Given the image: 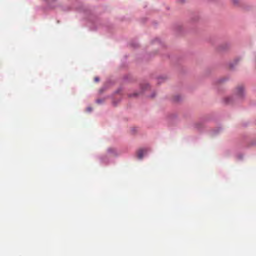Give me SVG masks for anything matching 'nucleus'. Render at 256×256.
<instances>
[{
  "label": "nucleus",
  "instance_id": "1",
  "mask_svg": "<svg viewBox=\"0 0 256 256\" xmlns=\"http://www.w3.org/2000/svg\"><path fill=\"white\" fill-rule=\"evenodd\" d=\"M244 92V88L242 86H238L236 89V94L238 96H242Z\"/></svg>",
  "mask_w": 256,
  "mask_h": 256
},
{
  "label": "nucleus",
  "instance_id": "2",
  "mask_svg": "<svg viewBox=\"0 0 256 256\" xmlns=\"http://www.w3.org/2000/svg\"><path fill=\"white\" fill-rule=\"evenodd\" d=\"M145 152V150H140L137 153L138 157L141 159L142 158Z\"/></svg>",
  "mask_w": 256,
  "mask_h": 256
},
{
  "label": "nucleus",
  "instance_id": "3",
  "mask_svg": "<svg viewBox=\"0 0 256 256\" xmlns=\"http://www.w3.org/2000/svg\"><path fill=\"white\" fill-rule=\"evenodd\" d=\"M94 82H98L99 81V78L98 77H95L94 78Z\"/></svg>",
  "mask_w": 256,
  "mask_h": 256
},
{
  "label": "nucleus",
  "instance_id": "4",
  "mask_svg": "<svg viewBox=\"0 0 256 256\" xmlns=\"http://www.w3.org/2000/svg\"><path fill=\"white\" fill-rule=\"evenodd\" d=\"M46 0L49 2H54L55 0Z\"/></svg>",
  "mask_w": 256,
  "mask_h": 256
},
{
  "label": "nucleus",
  "instance_id": "5",
  "mask_svg": "<svg viewBox=\"0 0 256 256\" xmlns=\"http://www.w3.org/2000/svg\"><path fill=\"white\" fill-rule=\"evenodd\" d=\"M88 110L90 112V111L92 110H91V108H88Z\"/></svg>",
  "mask_w": 256,
  "mask_h": 256
},
{
  "label": "nucleus",
  "instance_id": "6",
  "mask_svg": "<svg viewBox=\"0 0 256 256\" xmlns=\"http://www.w3.org/2000/svg\"><path fill=\"white\" fill-rule=\"evenodd\" d=\"M134 96H136L137 95V94H134Z\"/></svg>",
  "mask_w": 256,
  "mask_h": 256
}]
</instances>
